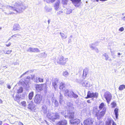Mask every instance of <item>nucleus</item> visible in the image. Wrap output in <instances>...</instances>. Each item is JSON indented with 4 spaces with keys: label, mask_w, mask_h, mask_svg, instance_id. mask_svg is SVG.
<instances>
[{
    "label": "nucleus",
    "mask_w": 125,
    "mask_h": 125,
    "mask_svg": "<svg viewBox=\"0 0 125 125\" xmlns=\"http://www.w3.org/2000/svg\"><path fill=\"white\" fill-rule=\"evenodd\" d=\"M21 106L23 107H25L26 106V102L25 101H23L21 102Z\"/></svg>",
    "instance_id": "obj_28"
},
{
    "label": "nucleus",
    "mask_w": 125,
    "mask_h": 125,
    "mask_svg": "<svg viewBox=\"0 0 125 125\" xmlns=\"http://www.w3.org/2000/svg\"><path fill=\"white\" fill-rule=\"evenodd\" d=\"M125 88V85H122L119 86V89L120 90H123Z\"/></svg>",
    "instance_id": "obj_23"
},
{
    "label": "nucleus",
    "mask_w": 125,
    "mask_h": 125,
    "mask_svg": "<svg viewBox=\"0 0 125 125\" xmlns=\"http://www.w3.org/2000/svg\"><path fill=\"white\" fill-rule=\"evenodd\" d=\"M122 19L123 21H125V16Z\"/></svg>",
    "instance_id": "obj_44"
},
{
    "label": "nucleus",
    "mask_w": 125,
    "mask_h": 125,
    "mask_svg": "<svg viewBox=\"0 0 125 125\" xmlns=\"http://www.w3.org/2000/svg\"><path fill=\"white\" fill-rule=\"evenodd\" d=\"M112 125H116V124L113 121L112 122Z\"/></svg>",
    "instance_id": "obj_39"
},
{
    "label": "nucleus",
    "mask_w": 125,
    "mask_h": 125,
    "mask_svg": "<svg viewBox=\"0 0 125 125\" xmlns=\"http://www.w3.org/2000/svg\"><path fill=\"white\" fill-rule=\"evenodd\" d=\"M12 51L11 50L6 51L4 52V53L6 54H9L11 53Z\"/></svg>",
    "instance_id": "obj_29"
},
{
    "label": "nucleus",
    "mask_w": 125,
    "mask_h": 125,
    "mask_svg": "<svg viewBox=\"0 0 125 125\" xmlns=\"http://www.w3.org/2000/svg\"><path fill=\"white\" fill-rule=\"evenodd\" d=\"M104 96L106 100L107 103L109 104L112 97V94L109 91H107L104 93Z\"/></svg>",
    "instance_id": "obj_4"
},
{
    "label": "nucleus",
    "mask_w": 125,
    "mask_h": 125,
    "mask_svg": "<svg viewBox=\"0 0 125 125\" xmlns=\"http://www.w3.org/2000/svg\"><path fill=\"white\" fill-rule=\"evenodd\" d=\"M17 102H18V103H19V102L18 101H17Z\"/></svg>",
    "instance_id": "obj_48"
},
{
    "label": "nucleus",
    "mask_w": 125,
    "mask_h": 125,
    "mask_svg": "<svg viewBox=\"0 0 125 125\" xmlns=\"http://www.w3.org/2000/svg\"><path fill=\"white\" fill-rule=\"evenodd\" d=\"M33 96V92H31L30 93L28 97L29 99L31 100L32 99V98Z\"/></svg>",
    "instance_id": "obj_21"
},
{
    "label": "nucleus",
    "mask_w": 125,
    "mask_h": 125,
    "mask_svg": "<svg viewBox=\"0 0 125 125\" xmlns=\"http://www.w3.org/2000/svg\"><path fill=\"white\" fill-rule=\"evenodd\" d=\"M118 55H120L121 54L119 52H118Z\"/></svg>",
    "instance_id": "obj_46"
},
{
    "label": "nucleus",
    "mask_w": 125,
    "mask_h": 125,
    "mask_svg": "<svg viewBox=\"0 0 125 125\" xmlns=\"http://www.w3.org/2000/svg\"><path fill=\"white\" fill-rule=\"evenodd\" d=\"M113 120L112 119H108V121L106 122V125H111V123L112 122Z\"/></svg>",
    "instance_id": "obj_20"
},
{
    "label": "nucleus",
    "mask_w": 125,
    "mask_h": 125,
    "mask_svg": "<svg viewBox=\"0 0 125 125\" xmlns=\"http://www.w3.org/2000/svg\"><path fill=\"white\" fill-rule=\"evenodd\" d=\"M98 96V93H91V91H89L88 92L87 96L85 98L87 99L92 97L97 98Z\"/></svg>",
    "instance_id": "obj_5"
},
{
    "label": "nucleus",
    "mask_w": 125,
    "mask_h": 125,
    "mask_svg": "<svg viewBox=\"0 0 125 125\" xmlns=\"http://www.w3.org/2000/svg\"><path fill=\"white\" fill-rule=\"evenodd\" d=\"M60 3V0H58L55 3L54 7V9L57 10L59 8V4Z\"/></svg>",
    "instance_id": "obj_11"
},
{
    "label": "nucleus",
    "mask_w": 125,
    "mask_h": 125,
    "mask_svg": "<svg viewBox=\"0 0 125 125\" xmlns=\"http://www.w3.org/2000/svg\"><path fill=\"white\" fill-rule=\"evenodd\" d=\"M39 81L40 82L42 83L43 82V79L39 77L38 78Z\"/></svg>",
    "instance_id": "obj_31"
},
{
    "label": "nucleus",
    "mask_w": 125,
    "mask_h": 125,
    "mask_svg": "<svg viewBox=\"0 0 125 125\" xmlns=\"http://www.w3.org/2000/svg\"><path fill=\"white\" fill-rule=\"evenodd\" d=\"M19 125H24L21 122H19L18 123Z\"/></svg>",
    "instance_id": "obj_38"
},
{
    "label": "nucleus",
    "mask_w": 125,
    "mask_h": 125,
    "mask_svg": "<svg viewBox=\"0 0 125 125\" xmlns=\"http://www.w3.org/2000/svg\"><path fill=\"white\" fill-rule=\"evenodd\" d=\"M111 104L112 105V108H114L115 107L116 105V103L114 102H112L111 103Z\"/></svg>",
    "instance_id": "obj_26"
},
{
    "label": "nucleus",
    "mask_w": 125,
    "mask_h": 125,
    "mask_svg": "<svg viewBox=\"0 0 125 125\" xmlns=\"http://www.w3.org/2000/svg\"><path fill=\"white\" fill-rule=\"evenodd\" d=\"M2 121H0V125H2Z\"/></svg>",
    "instance_id": "obj_42"
},
{
    "label": "nucleus",
    "mask_w": 125,
    "mask_h": 125,
    "mask_svg": "<svg viewBox=\"0 0 125 125\" xmlns=\"http://www.w3.org/2000/svg\"><path fill=\"white\" fill-rule=\"evenodd\" d=\"M20 97L18 95H16L15 96L16 100H15L17 101L18 100H19Z\"/></svg>",
    "instance_id": "obj_33"
},
{
    "label": "nucleus",
    "mask_w": 125,
    "mask_h": 125,
    "mask_svg": "<svg viewBox=\"0 0 125 125\" xmlns=\"http://www.w3.org/2000/svg\"><path fill=\"white\" fill-rule=\"evenodd\" d=\"M20 28V27L19 24H15L13 26V30L14 31L18 30Z\"/></svg>",
    "instance_id": "obj_15"
},
{
    "label": "nucleus",
    "mask_w": 125,
    "mask_h": 125,
    "mask_svg": "<svg viewBox=\"0 0 125 125\" xmlns=\"http://www.w3.org/2000/svg\"><path fill=\"white\" fill-rule=\"evenodd\" d=\"M11 43L10 42H9L8 44H6V46L7 47L11 45Z\"/></svg>",
    "instance_id": "obj_37"
},
{
    "label": "nucleus",
    "mask_w": 125,
    "mask_h": 125,
    "mask_svg": "<svg viewBox=\"0 0 125 125\" xmlns=\"http://www.w3.org/2000/svg\"><path fill=\"white\" fill-rule=\"evenodd\" d=\"M60 34L62 39H64L66 38L67 36L63 33H60Z\"/></svg>",
    "instance_id": "obj_27"
},
{
    "label": "nucleus",
    "mask_w": 125,
    "mask_h": 125,
    "mask_svg": "<svg viewBox=\"0 0 125 125\" xmlns=\"http://www.w3.org/2000/svg\"><path fill=\"white\" fill-rule=\"evenodd\" d=\"M81 0H71L73 5L76 7H78L80 5Z\"/></svg>",
    "instance_id": "obj_8"
},
{
    "label": "nucleus",
    "mask_w": 125,
    "mask_h": 125,
    "mask_svg": "<svg viewBox=\"0 0 125 125\" xmlns=\"http://www.w3.org/2000/svg\"><path fill=\"white\" fill-rule=\"evenodd\" d=\"M56 0H47V3H53Z\"/></svg>",
    "instance_id": "obj_30"
},
{
    "label": "nucleus",
    "mask_w": 125,
    "mask_h": 125,
    "mask_svg": "<svg viewBox=\"0 0 125 125\" xmlns=\"http://www.w3.org/2000/svg\"><path fill=\"white\" fill-rule=\"evenodd\" d=\"M108 59V57L107 56L105 57V59L106 60H107Z\"/></svg>",
    "instance_id": "obj_45"
},
{
    "label": "nucleus",
    "mask_w": 125,
    "mask_h": 125,
    "mask_svg": "<svg viewBox=\"0 0 125 125\" xmlns=\"http://www.w3.org/2000/svg\"><path fill=\"white\" fill-rule=\"evenodd\" d=\"M87 102L88 103H91V102L90 100H87Z\"/></svg>",
    "instance_id": "obj_40"
},
{
    "label": "nucleus",
    "mask_w": 125,
    "mask_h": 125,
    "mask_svg": "<svg viewBox=\"0 0 125 125\" xmlns=\"http://www.w3.org/2000/svg\"><path fill=\"white\" fill-rule=\"evenodd\" d=\"M93 123L92 119L90 118H88L84 120L83 122L84 125H91Z\"/></svg>",
    "instance_id": "obj_7"
},
{
    "label": "nucleus",
    "mask_w": 125,
    "mask_h": 125,
    "mask_svg": "<svg viewBox=\"0 0 125 125\" xmlns=\"http://www.w3.org/2000/svg\"><path fill=\"white\" fill-rule=\"evenodd\" d=\"M72 95L73 97L75 98H77L78 97V96L77 94H74V93H73Z\"/></svg>",
    "instance_id": "obj_32"
},
{
    "label": "nucleus",
    "mask_w": 125,
    "mask_h": 125,
    "mask_svg": "<svg viewBox=\"0 0 125 125\" xmlns=\"http://www.w3.org/2000/svg\"><path fill=\"white\" fill-rule=\"evenodd\" d=\"M34 108V106L33 103L31 101V102L29 104L28 108L31 110L32 109H33Z\"/></svg>",
    "instance_id": "obj_16"
},
{
    "label": "nucleus",
    "mask_w": 125,
    "mask_h": 125,
    "mask_svg": "<svg viewBox=\"0 0 125 125\" xmlns=\"http://www.w3.org/2000/svg\"><path fill=\"white\" fill-rule=\"evenodd\" d=\"M89 70L87 68H86L83 70V76L85 77H86L88 73Z\"/></svg>",
    "instance_id": "obj_14"
},
{
    "label": "nucleus",
    "mask_w": 125,
    "mask_h": 125,
    "mask_svg": "<svg viewBox=\"0 0 125 125\" xmlns=\"http://www.w3.org/2000/svg\"><path fill=\"white\" fill-rule=\"evenodd\" d=\"M2 103V100L0 99V103L1 104Z\"/></svg>",
    "instance_id": "obj_43"
},
{
    "label": "nucleus",
    "mask_w": 125,
    "mask_h": 125,
    "mask_svg": "<svg viewBox=\"0 0 125 125\" xmlns=\"http://www.w3.org/2000/svg\"><path fill=\"white\" fill-rule=\"evenodd\" d=\"M68 74V73L67 72H64L63 73V75L64 76H66Z\"/></svg>",
    "instance_id": "obj_34"
},
{
    "label": "nucleus",
    "mask_w": 125,
    "mask_h": 125,
    "mask_svg": "<svg viewBox=\"0 0 125 125\" xmlns=\"http://www.w3.org/2000/svg\"><path fill=\"white\" fill-rule=\"evenodd\" d=\"M36 90L38 92H40L43 90L44 89L47 88V84L46 82L44 83L37 84L35 87Z\"/></svg>",
    "instance_id": "obj_2"
},
{
    "label": "nucleus",
    "mask_w": 125,
    "mask_h": 125,
    "mask_svg": "<svg viewBox=\"0 0 125 125\" xmlns=\"http://www.w3.org/2000/svg\"><path fill=\"white\" fill-rule=\"evenodd\" d=\"M74 112H69L68 113L69 118L71 119H73L74 117Z\"/></svg>",
    "instance_id": "obj_12"
},
{
    "label": "nucleus",
    "mask_w": 125,
    "mask_h": 125,
    "mask_svg": "<svg viewBox=\"0 0 125 125\" xmlns=\"http://www.w3.org/2000/svg\"><path fill=\"white\" fill-rule=\"evenodd\" d=\"M42 99V96L40 94H36L34 98V102L37 104L41 103Z\"/></svg>",
    "instance_id": "obj_3"
},
{
    "label": "nucleus",
    "mask_w": 125,
    "mask_h": 125,
    "mask_svg": "<svg viewBox=\"0 0 125 125\" xmlns=\"http://www.w3.org/2000/svg\"><path fill=\"white\" fill-rule=\"evenodd\" d=\"M53 117H52V118L53 119H55L59 118V116L57 113H53Z\"/></svg>",
    "instance_id": "obj_17"
},
{
    "label": "nucleus",
    "mask_w": 125,
    "mask_h": 125,
    "mask_svg": "<svg viewBox=\"0 0 125 125\" xmlns=\"http://www.w3.org/2000/svg\"><path fill=\"white\" fill-rule=\"evenodd\" d=\"M57 62L61 65H64L66 62V59L64 58L63 56H61L58 59Z\"/></svg>",
    "instance_id": "obj_6"
},
{
    "label": "nucleus",
    "mask_w": 125,
    "mask_h": 125,
    "mask_svg": "<svg viewBox=\"0 0 125 125\" xmlns=\"http://www.w3.org/2000/svg\"><path fill=\"white\" fill-rule=\"evenodd\" d=\"M118 110V109L117 108H115L114 110V113L116 119L118 118V117L119 115Z\"/></svg>",
    "instance_id": "obj_18"
},
{
    "label": "nucleus",
    "mask_w": 125,
    "mask_h": 125,
    "mask_svg": "<svg viewBox=\"0 0 125 125\" xmlns=\"http://www.w3.org/2000/svg\"><path fill=\"white\" fill-rule=\"evenodd\" d=\"M96 1L97 2H98V1H99V0H96Z\"/></svg>",
    "instance_id": "obj_47"
},
{
    "label": "nucleus",
    "mask_w": 125,
    "mask_h": 125,
    "mask_svg": "<svg viewBox=\"0 0 125 125\" xmlns=\"http://www.w3.org/2000/svg\"><path fill=\"white\" fill-rule=\"evenodd\" d=\"M20 5L18 3H17V2H16L15 3V5H14V6H20Z\"/></svg>",
    "instance_id": "obj_36"
},
{
    "label": "nucleus",
    "mask_w": 125,
    "mask_h": 125,
    "mask_svg": "<svg viewBox=\"0 0 125 125\" xmlns=\"http://www.w3.org/2000/svg\"><path fill=\"white\" fill-rule=\"evenodd\" d=\"M106 111V108H104L103 110L100 112L96 107H94L93 110V112L95 114L96 116L98 119H100L105 115Z\"/></svg>",
    "instance_id": "obj_1"
},
{
    "label": "nucleus",
    "mask_w": 125,
    "mask_h": 125,
    "mask_svg": "<svg viewBox=\"0 0 125 125\" xmlns=\"http://www.w3.org/2000/svg\"><path fill=\"white\" fill-rule=\"evenodd\" d=\"M104 106V105L103 103H101L99 105V108L100 109H102Z\"/></svg>",
    "instance_id": "obj_24"
},
{
    "label": "nucleus",
    "mask_w": 125,
    "mask_h": 125,
    "mask_svg": "<svg viewBox=\"0 0 125 125\" xmlns=\"http://www.w3.org/2000/svg\"><path fill=\"white\" fill-rule=\"evenodd\" d=\"M7 87L9 89H10L11 88L10 86V85L8 86Z\"/></svg>",
    "instance_id": "obj_41"
},
{
    "label": "nucleus",
    "mask_w": 125,
    "mask_h": 125,
    "mask_svg": "<svg viewBox=\"0 0 125 125\" xmlns=\"http://www.w3.org/2000/svg\"><path fill=\"white\" fill-rule=\"evenodd\" d=\"M23 92V88L22 87H20L17 90V93L18 94L22 93Z\"/></svg>",
    "instance_id": "obj_25"
},
{
    "label": "nucleus",
    "mask_w": 125,
    "mask_h": 125,
    "mask_svg": "<svg viewBox=\"0 0 125 125\" xmlns=\"http://www.w3.org/2000/svg\"><path fill=\"white\" fill-rule=\"evenodd\" d=\"M59 81V79L56 78L54 79V80L53 81L52 83V84L53 86L55 89H56L57 86V84Z\"/></svg>",
    "instance_id": "obj_10"
},
{
    "label": "nucleus",
    "mask_w": 125,
    "mask_h": 125,
    "mask_svg": "<svg viewBox=\"0 0 125 125\" xmlns=\"http://www.w3.org/2000/svg\"><path fill=\"white\" fill-rule=\"evenodd\" d=\"M65 87L64 83L62 82L61 83L59 86V88L61 90H62Z\"/></svg>",
    "instance_id": "obj_19"
},
{
    "label": "nucleus",
    "mask_w": 125,
    "mask_h": 125,
    "mask_svg": "<svg viewBox=\"0 0 125 125\" xmlns=\"http://www.w3.org/2000/svg\"><path fill=\"white\" fill-rule=\"evenodd\" d=\"M70 122L71 124L75 125H78L80 123V119L76 118L71 120Z\"/></svg>",
    "instance_id": "obj_9"
},
{
    "label": "nucleus",
    "mask_w": 125,
    "mask_h": 125,
    "mask_svg": "<svg viewBox=\"0 0 125 125\" xmlns=\"http://www.w3.org/2000/svg\"><path fill=\"white\" fill-rule=\"evenodd\" d=\"M29 52H39V50L37 48H29Z\"/></svg>",
    "instance_id": "obj_13"
},
{
    "label": "nucleus",
    "mask_w": 125,
    "mask_h": 125,
    "mask_svg": "<svg viewBox=\"0 0 125 125\" xmlns=\"http://www.w3.org/2000/svg\"><path fill=\"white\" fill-rule=\"evenodd\" d=\"M124 30V28L123 27H121L119 29V31H123Z\"/></svg>",
    "instance_id": "obj_35"
},
{
    "label": "nucleus",
    "mask_w": 125,
    "mask_h": 125,
    "mask_svg": "<svg viewBox=\"0 0 125 125\" xmlns=\"http://www.w3.org/2000/svg\"><path fill=\"white\" fill-rule=\"evenodd\" d=\"M69 90L66 89L64 91V95L65 96H67L68 97H69L70 95L69 94Z\"/></svg>",
    "instance_id": "obj_22"
}]
</instances>
